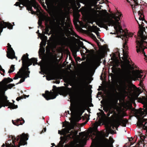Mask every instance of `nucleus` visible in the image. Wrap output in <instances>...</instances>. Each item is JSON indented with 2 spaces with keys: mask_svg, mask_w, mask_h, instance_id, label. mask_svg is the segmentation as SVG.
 Wrapping results in <instances>:
<instances>
[{
  "mask_svg": "<svg viewBox=\"0 0 147 147\" xmlns=\"http://www.w3.org/2000/svg\"><path fill=\"white\" fill-rule=\"evenodd\" d=\"M41 48H40V50H41Z\"/></svg>",
  "mask_w": 147,
  "mask_h": 147,
  "instance_id": "obj_45",
  "label": "nucleus"
},
{
  "mask_svg": "<svg viewBox=\"0 0 147 147\" xmlns=\"http://www.w3.org/2000/svg\"><path fill=\"white\" fill-rule=\"evenodd\" d=\"M58 133L59 134H61V135H62V130L61 131H60L59 130L58 131Z\"/></svg>",
  "mask_w": 147,
  "mask_h": 147,
  "instance_id": "obj_34",
  "label": "nucleus"
},
{
  "mask_svg": "<svg viewBox=\"0 0 147 147\" xmlns=\"http://www.w3.org/2000/svg\"><path fill=\"white\" fill-rule=\"evenodd\" d=\"M0 70L3 71V72L4 71V70L0 66Z\"/></svg>",
  "mask_w": 147,
  "mask_h": 147,
  "instance_id": "obj_35",
  "label": "nucleus"
},
{
  "mask_svg": "<svg viewBox=\"0 0 147 147\" xmlns=\"http://www.w3.org/2000/svg\"><path fill=\"white\" fill-rule=\"evenodd\" d=\"M129 67L126 69L125 70H123L128 74L127 78L129 79H132L134 81H136L138 78H141L143 76V71L139 70H133L132 71L131 74H130V70L129 68L131 67V65L129 64Z\"/></svg>",
  "mask_w": 147,
  "mask_h": 147,
  "instance_id": "obj_7",
  "label": "nucleus"
},
{
  "mask_svg": "<svg viewBox=\"0 0 147 147\" xmlns=\"http://www.w3.org/2000/svg\"><path fill=\"white\" fill-rule=\"evenodd\" d=\"M44 131H45H45H46V128H45L44 129Z\"/></svg>",
  "mask_w": 147,
  "mask_h": 147,
  "instance_id": "obj_38",
  "label": "nucleus"
},
{
  "mask_svg": "<svg viewBox=\"0 0 147 147\" xmlns=\"http://www.w3.org/2000/svg\"><path fill=\"white\" fill-rule=\"evenodd\" d=\"M40 46H41L42 45H45V44L43 42H42V41L40 43Z\"/></svg>",
  "mask_w": 147,
  "mask_h": 147,
  "instance_id": "obj_33",
  "label": "nucleus"
},
{
  "mask_svg": "<svg viewBox=\"0 0 147 147\" xmlns=\"http://www.w3.org/2000/svg\"><path fill=\"white\" fill-rule=\"evenodd\" d=\"M42 95L47 100L54 99L56 96L55 92H49L48 91H46L45 94H43Z\"/></svg>",
  "mask_w": 147,
  "mask_h": 147,
  "instance_id": "obj_11",
  "label": "nucleus"
},
{
  "mask_svg": "<svg viewBox=\"0 0 147 147\" xmlns=\"http://www.w3.org/2000/svg\"><path fill=\"white\" fill-rule=\"evenodd\" d=\"M22 71L24 72V76L23 77L21 78H22L20 79L19 82L17 84L23 82L25 81V80L26 78H27L28 77H29L30 71H28V69H27L26 67H25L22 70Z\"/></svg>",
  "mask_w": 147,
  "mask_h": 147,
  "instance_id": "obj_14",
  "label": "nucleus"
},
{
  "mask_svg": "<svg viewBox=\"0 0 147 147\" xmlns=\"http://www.w3.org/2000/svg\"><path fill=\"white\" fill-rule=\"evenodd\" d=\"M52 144L53 145V144H54V143H53V144Z\"/></svg>",
  "mask_w": 147,
  "mask_h": 147,
  "instance_id": "obj_43",
  "label": "nucleus"
},
{
  "mask_svg": "<svg viewBox=\"0 0 147 147\" xmlns=\"http://www.w3.org/2000/svg\"><path fill=\"white\" fill-rule=\"evenodd\" d=\"M107 115H108V116H109V114H107Z\"/></svg>",
  "mask_w": 147,
  "mask_h": 147,
  "instance_id": "obj_44",
  "label": "nucleus"
},
{
  "mask_svg": "<svg viewBox=\"0 0 147 147\" xmlns=\"http://www.w3.org/2000/svg\"><path fill=\"white\" fill-rule=\"evenodd\" d=\"M20 98L19 97H17L16 98V100L17 101H19L20 100Z\"/></svg>",
  "mask_w": 147,
  "mask_h": 147,
  "instance_id": "obj_37",
  "label": "nucleus"
},
{
  "mask_svg": "<svg viewBox=\"0 0 147 147\" xmlns=\"http://www.w3.org/2000/svg\"><path fill=\"white\" fill-rule=\"evenodd\" d=\"M105 142L107 147H113V140L111 138H110L109 140H105Z\"/></svg>",
  "mask_w": 147,
  "mask_h": 147,
  "instance_id": "obj_20",
  "label": "nucleus"
},
{
  "mask_svg": "<svg viewBox=\"0 0 147 147\" xmlns=\"http://www.w3.org/2000/svg\"><path fill=\"white\" fill-rule=\"evenodd\" d=\"M7 56L8 58L13 59L14 58L15 53L14 51L11 47V45L9 44H7Z\"/></svg>",
  "mask_w": 147,
  "mask_h": 147,
  "instance_id": "obj_12",
  "label": "nucleus"
},
{
  "mask_svg": "<svg viewBox=\"0 0 147 147\" xmlns=\"http://www.w3.org/2000/svg\"><path fill=\"white\" fill-rule=\"evenodd\" d=\"M60 92L61 94L64 95L68 94L70 96H72L76 94L80 98H82L84 95V90L82 88H79L75 90L73 87L71 88H63L60 90Z\"/></svg>",
  "mask_w": 147,
  "mask_h": 147,
  "instance_id": "obj_6",
  "label": "nucleus"
},
{
  "mask_svg": "<svg viewBox=\"0 0 147 147\" xmlns=\"http://www.w3.org/2000/svg\"><path fill=\"white\" fill-rule=\"evenodd\" d=\"M99 28L96 26H93L89 28V30L92 32H95L97 34V32H98Z\"/></svg>",
  "mask_w": 147,
  "mask_h": 147,
  "instance_id": "obj_22",
  "label": "nucleus"
},
{
  "mask_svg": "<svg viewBox=\"0 0 147 147\" xmlns=\"http://www.w3.org/2000/svg\"><path fill=\"white\" fill-rule=\"evenodd\" d=\"M38 24L39 25H40L41 24V23H42L41 20H40L39 19L38 20Z\"/></svg>",
  "mask_w": 147,
  "mask_h": 147,
  "instance_id": "obj_30",
  "label": "nucleus"
},
{
  "mask_svg": "<svg viewBox=\"0 0 147 147\" xmlns=\"http://www.w3.org/2000/svg\"><path fill=\"white\" fill-rule=\"evenodd\" d=\"M13 81L12 79L10 78H4L3 80L1 82V88H2V87L4 85H6L9 82Z\"/></svg>",
  "mask_w": 147,
  "mask_h": 147,
  "instance_id": "obj_19",
  "label": "nucleus"
},
{
  "mask_svg": "<svg viewBox=\"0 0 147 147\" xmlns=\"http://www.w3.org/2000/svg\"><path fill=\"white\" fill-rule=\"evenodd\" d=\"M5 146V144H3L2 145V146Z\"/></svg>",
  "mask_w": 147,
  "mask_h": 147,
  "instance_id": "obj_39",
  "label": "nucleus"
},
{
  "mask_svg": "<svg viewBox=\"0 0 147 147\" xmlns=\"http://www.w3.org/2000/svg\"><path fill=\"white\" fill-rule=\"evenodd\" d=\"M43 68L45 70L48 71H51L53 69L52 65L51 64H49L43 67Z\"/></svg>",
  "mask_w": 147,
  "mask_h": 147,
  "instance_id": "obj_23",
  "label": "nucleus"
},
{
  "mask_svg": "<svg viewBox=\"0 0 147 147\" xmlns=\"http://www.w3.org/2000/svg\"><path fill=\"white\" fill-rule=\"evenodd\" d=\"M114 33H112V32H111V33H110V34H114Z\"/></svg>",
  "mask_w": 147,
  "mask_h": 147,
  "instance_id": "obj_42",
  "label": "nucleus"
},
{
  "mask_svg": "<svg viewBox=\"0 0 147 147\" xmlns=\"http://www.w3.org/2000/svg\"><path fill=\"white\" fill-rule=\"evenodd\" d=\"M15 70L14 66L13 65H12L10 67V69L8 71V72L11 73L13 72Z\"/></svg>",
  "mask_w": 147,
  "mask_h": 147,
  "instance_id": "obj_27",
  "label": "nucleus"
},
{
  "mask_svg": "<svg viewBox=\"0 0 147 147\" xmlns=\"http://www.w3.org/2000/svg\"><path fill=\"white\" fill-rule=\"evenodd\" d=\"M13 84H10L7 85H4L1 88L0 90V108L2 106H9L8 108L13 109L17 108V106L13 104L12 103L9 102L7 100V96L5 95V91L7 89H11L14 86Z\"/></svg>",
  "mask_w": 147,
  "mask_h": 147,
  "instance_id": "obj_5",
  "label": "nucleus"
},
{
  "mask_svg": "<svg viewBox=\"0 0 147 147\" xmlns=\"http://www.w3.org/2000/svg\"><path fill=\"white\" fill-rule=\"evenodd\" d=\"M20 144L21 145H24L26 144V141L28 140V136L26 134H22L20 136Z\"/></svg>",
  "mask_w": 147,
  "mask_h": 147,
  "instance_id": "obj_13",
  "label": "nucleus"
},
{
  "mask_svg": "<svg viewBox=\"0 0 147 147\" xmlns=\"http://www.w3.org/2000/svg\"><path fill=\"white\" fill-rule=\"evenodd\" d=\"M146 135L147 136V132L146 131Z\"/></svg>",
  "mask_w": 147,
  "mask_h": 147,
  "instance_id": "obj_40",
  "label": "nucleus"
},
{
  "mask_svg": "<svg viewBox=\"0 0 147 147\" xmlns=\"http://www.w3.org/2000/svg\"><path fill=\"white\" fill-rule=\"evenodd\" d=\"M135 19L139 28L138 33V40L136 42L137 51L138 53L142 51L145 56V60H147V22L145 20L142 11H138V16Z\"/></svg>",
  "mask_w": 147,
  "mask_h": 147,
  "instance_id": "obj_2",
  "label": "nucleus"
},
{
  "mask_svg": "<svg viewBox=\"0 0 147 147\" xmlns=\"http://www.w3.org/2000/svg\"><path fill=\"white\" fill-rule=\"evenodd\" d=\"M141 92L142 91L140 89L136 88L134 90V94L137 97Z\"/></svg>",
  "mask_w": 147,
  "mask_h": 147,
  "instance_id": "obj_24",
  "label": "nucleus"
},
{
  "mask_svg": "<svg viewBox=\"0 0 147 147\" xmlns=\"http://www.w3.org/2000/svg\"><path fill=\"white\" fill-rule=\"evenodd\" d=\"M82 137L79 140V142L81 146H84L85 144L87 136L84 134H82Z\"/></svg>",
  "mask_w": 147,
  "mask_h": 147,
  "instance_id": "obj_17",
  "label": "nucleus"
},
{
  "mask_svg": "<svg viewBox=\"0 0 147 147\" xmlns=\"http://www.w3.org/2000/svg\"><path fill=\"white\" fill-rule=\"evenodd\" d=\"M134 36H135V34L132 33H129L128 34V36L130 37H132Z\"/></svg>",
  "mask_w": 147,
  "mask_h": 147,
  "instance_id": "obj_29",
  "label": "nucleus"
},
{
  "mask_svg": "<svg viewBox=\"0 0 147 147\" xmlns=\"http://www.w3.org/2000/svg\"><path fill=\"white\" fill-rule=\"evenodd\" d=\"M124 122L126 123L127 121V120L124 121L123 120L121 119L120 120H118L116 121H115L113 122L112 124V125L113 127H117L119 126L120 125V123L121 122Z\"/></svg>",
  "mask_w": 147,
  "mask_h": 147,
  "instance_id": "obj_21",
  "label": "nucleus"
},
{
  "mask_svg": "<svg viewBox=\"0 0 147 147\" xmlns=\"http://www.w3.org/2000/svg\"><path fill=\"white\" fill-rule=\"evenodd\" d=\"M79 45L80 47H81L82 48L86 49L85 47L83 45V43L82 42H80L79 44Z\"/></svg>",
  "mask_w": 147,
  "mask_h": 147,
  "instance_id": "obj_28",
  "label": "nucleus"
},
{
  "mask_svg": "<svg viewBox=\"0 0 147 147\" xmlns=\"http://www.w3.org/2000/svg\"><path fill=\"white\" fill-rule=\"evenodd\" d=\"M24 68H21L18 72L16 76L13 78L14 80L17 79L18 78H21L24 76V72L22 71Z\"/></svg>",
  "mask_w": 147,
  "mask_h": 147,
  "instance_id": "obj_18",
  "label": "nucleus"
},
{
  "mask_svg": "<svg viewBox=\"0 0 147 147\" xmlns=\"http://www.w3.org/2000/svg\"><path fill=\"white\" fill-rule=\"evenodd\" d=\"M20 5V2H17L14 5L16 6H18Z\"/></svg>",
  "mask_w": 147,
  "mask_h": 147,
  "instance_id": "obj_31",
  "label": "nucleus"
},
{
  "mask_svg": "<svg viewBox=\"0 0 147 147\" xmlns=\"http://www.w3.org/2000/svg\"><path fill=\"white\" fill-rule=\"evenodd\" d=\"M96 34L97 35V37L98 38H99V37H100V35H99L98 33V32H97V34Z\"/></svg>",
  "mask_w": 147,
  "mask_h": 147,
  "instance_id": "obj_36",
  "label": "nucleus"
},
{
  "mask_svg": "<svg viewBox=\"0 0 147 147\" xmlns=\"http://www.w3.org/2000/svg\"><path fill=\"white\" fill-rule=\"evenodd\" d=\"M99 0H87V1L88 3L90 5L94 6L97 9H101V8H99L98 6L101 7H102V6L101 5H100L99 4L98 5H97V2Z\"/></svg>",
  "mask_w": 147,
  "mask_h": 147,
  "instance_id": "obj_16",
  "label": "nucleus"
},
{
  "mask_svg": "<svg viewBox=\"0 0 147 147\" xmlns=\"http://www.w3.org/2000/svg\"><path fill=\"white\" fill-rule=\"evenodd\" d=\"M23 67L22 68L27 67V69H28V67L32 65V63H33V65H34V63L36 62L37 60L35 58H32L31 59H28V55H23L22 58Z\"/></svg>",
  "mask_w": 147,
  "mask_h": 147,
  "instance_id": "obj_9",
  "label": "nucleus"
},
{
  "mask_svg": "<svg viewBox=\"0 0 147 147\" xmlns=\"http://www.w3.org/2000/svg\"><path fill=\"white\" fill-rule=\"evenodd\" d=\"M121 93L123 96H125L129 92V90L127 88V85L124 84L122 86L120 90Z\"/></svg>",
  "mask_w": 147,
  "mask_h": 147,
  "instance_id": "obj_15",
  "label": "nucleus"
},
{
  "mask_svg": "<svg viewBox=\"0 0 147 147\" xmlns=\"http://www.w3.org/2000/svg\"><path fill=\"white\" fill-rule=\"evenodd\" d=\"M91 15L95 16L96 13H99L98 15V19L96 21V24L99 27H102L105 23H107L109 25L113 26L118 37L121 38L123 40V38L125 39V41L123 45V57L122 59L125 63L121 66L122 68L124 70L130 66L129 59L128 58L127 46V37L124 35V32L120 26L119 21L122 18V14L120 12H117L115 13L109 14L105 10L96 11L94 9H91L90 11Z\"/></svg>",
  "mask_w": 147,
  "mask_h": 147,
  "instance_id": "obj_1",
  "label": "nucleus"
},
{
  "mask_svg": "<svg viewBox=\"0 0 147 147\" xmlns=\"http://www.w3.org/2000/svg\"><path fill=\"white\" fill-rule=\"evenodd\" d=\"M40 67H41V68H42V65H41V66H40Z\"/></svg>",
  "mask_w": 147,
  "mask_h": 147,
  "instance_id": "obj_41",
  "label": "nucleus"
},
{
  "mask_svg": "<svg viewBox=\"0 0 147 147\" xmlns=\"http://www.w3.org/2000/svg\"><path fill=\"white\" fill-rule=\"evenodd\" d=\"M20 121V119H18L16 120L15 121H14L13 120H12L13 123L16 126H18L19 125H22L23 123H24V122L22 123H19V122Z\"/></svg>",
  "mask_w": 147,
  "mask_h": 147,
  "instance_id": "obj_26",
  "label": "nucleus"
},
{
  "mask_svg": "<svg viewBox=\"0 0 147 147\" xmlns=\"http://www.w3.org/2000/svg\"><path fill=\"white\" fill-rule=\"evenodd\" d=\"M92 38H93V39L94 40H97V39L95 35H92Z\"/></svg>",
  "mask_w": 147,
  "mask_h": 147,
  "instance_id": "obj_32",
  "label": "nucleus"
},
{
  "mask_svg": "<svg viewBox=\"0 0 147 147\" xmlns=\"http://www.w3.org/2000/svg\"><path fill=\"white\" fill-rule=\"evenodd\" d=\"M131 140H132L133 139L132 138H131Z\"/></svg>",
  "mask_w": 147,
  "mask_h": 147,
  "instance_id": "obj_48",
  "label": "nucleus"
},
{
  "mask_svg": "<svg viewBox=\"0 0 147 147\" xmlns=\"http://www.w3.org/2000/svg\"><path fill=\"white\" fill-rule=\"evenodd\" d=\"M124 63H125L124 61L123 63V64H121V65L124 64ZM113 64L112 65H113V66L112 67L111 69H112V71L113 73L117 75H121L123 74V71L126 74L127 77L128 74L123 70L122 68V67L121 68L122 70L119 68L116 67H118L119 65V61L117 59H114L113 61Z\"/></svg>",
  "mask_w": 147,
  "mask_h": 147,
  "instance_id": "obj_8",
  "label": "nucleus"
},
{
  "mask_svg": "<svg viewBox=\"0 0 147 147\" xmlns=\"http://www.w3.org/2000/svg\"><path fill=\"white\" fill-rule=\"evenodd\" d=\"M71 125L69 128H66L62 130V135H64L67 133L69 131V130L74 128V126L76 125L77 121L80 120L79 117L77 116L76 115H71V117L70 119Z\"/></svg>",
  "mask_w": 147,
  "mask_h": 147,
  "instance_id": "obj_10",
  "label": "nucleus"
},
{
  "mask_svg": "<svg viewBox=\"0 0 147 147\" xmlns=\"http://www.w3.org/2000/svg\"><path fill=\"white\" fill-rule=\"evenodd\" d=\"M13 24H14V22H13Z\"/></svg>",
  "mask_w": 147,
  "mask_h": 147,
  "instance_id": "obj_46",
  "label": "nucleus"
},
{
  "mask_svg": "<svg viewBox=\"0 0 147 147\" xmlns=\"http://www.w3.org/2000/svg\"><path fill=\"white\" fill-rule=\"evenodd\" d=\"M77 134V132H73L71 131V132L70 134L67 135V137L69 138H74Z\"/></svg>",
  "mask_w": 147,
  "mask_h": 147,
  "instance_id": "obj_25",
  "label": "nucleus"
},
{
  "mask_svg": "<svg viewBox=\"0 0 147 147\" xmlns=\"http://www.w3.org/2000/svg\"><path fill=\"white\" fill-rule=\"evenodd\" d=\"M57 25L55 27L56 30L58 31L60 34V39L63 44L68 45L70 42V40L65 36V34L69 29L71 31V35L75 36L80 39L83 40V39L80 37L76 33L72 30L71 25L69 23L67 24L65 21V18L63 16L59 17L56 20Z\"/></svg>",
  "mask_w": 147,
  "mask_h": 147,
  "instance_id": "obj_3",
  "label": "nucleus"
},
{
  "mask_svg": "<svg viewBox=\"0 0 147 147\" xmlns=\"http://www.w3.org/2000/svg\"><path fill=\"white\" fill-rule=\"evenodd\" d=\"M141 101L144 105L143 111L141 109L137 110L135 114L138 118L137 125L147 132V97H143Z\"/></svg>",
  "mask_w": 147,
  "mask_h": 147,
  "instance_id": "obj_4",
  "label": "nucleus"
},
{
  "mask_svg": "<svg viewBox=\"0 0 147 147\" xmlns=\"http://www.w3.org/2000/svg\"><path fill=\"white\" fill-rule=\"evenodd\" d=\"M47 80H48L47 78Z\"/></svg>",
  "mask_w": 147,
  "mask_h": 147,
  "instance_id": "obj_47",
  "label": "nucleus"
}]
</instances>
